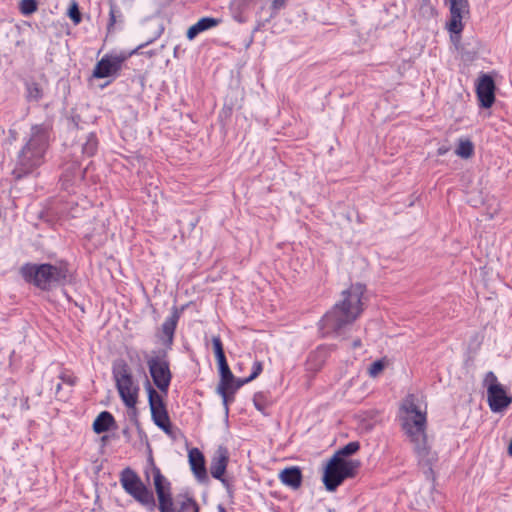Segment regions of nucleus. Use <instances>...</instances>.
I'll return each mask as SVG.
<instances>
[{
    "label": "nucleus",
    "instance_id": "nucleus-43",
    "mask_svg": "<svg viewBox=\"0 0 512 512\" xmlns=\"http://www.w3.org/2000/svg\"><path fill=\"white\" fill-rule=\"evenodd\" d=\"M234 17H235V19H236L237 21H239V22H243V21H244L240 15H239V16H236V15H235Z\"/></svg>",
    "mask_w": 512,
    "mask_h": 512
},
{
    "label": "nucleus",
    "instance_id": "nucleus-20",
    "mask_svg": "<svg viewBox=\"0 0 512 512\" xmlns=\"http://www.w3.org/2000/svg\"><path fill=\"white\" fill-rule=\"evenodd\" d=\"M221 22L220 19L213 17H203L192 25L187 31V38L193 40L198 34L216 27Z\"/></svg>",
    "mask_w": 512,
    "mask_h": 512
},
{
    "label": "nucleus",
    "instance_id": "nucleus-2",
    "mask_svg": "<svg viewBox=\"0 0 512 512\" xmlns=\"http://www.w3.org/2000/svg\"><path fill=\"white\" fill-rule=\"evenodd\" d=\"M365 287L352 284L341 293V300L327 311L319 322L320 330L324 335H342L363 312L362 296Z\"/></svg>",
    "mask_w": 512,
    "mask_h": 512
},
{
    "label": "nucleus",
    "instance_id": "nucleus-12",
    "mask_svg": "<svg viewBox=\"0 0 512 512\" xmlns=\"http://www.w3.org/2000/svg\"><path fill=\"white\" fill-rule=\"evenodd\" d=\"M450 19L447 22V29L453 35H460L464 25L462 19L469 14V3L467 0H449Z\"/></svg>",
    "mask_w": 512,
    "mask_h": 512
},
{
    "label": "nucleus",
    "instance_id": "nucleus-27",
    "mask_svg": "<svg viewBox=\"0 0 512 512\" xmlns=\"http://www.w3.org/2000/svg\"><path fill=\"white\" fill-rule=\"evenodd\" d=\"M360 449V443L358 441H351L341 449H339L333 456H338L340 459H345L355 454Z\"/></svg>",
    "mask_w": 512,
    "mask_h": 512
},
{
    "label": "nucleus",
    "instance_id": "nucleus-35",
    "mask_svg": "<svg viewBox=\"0 0 512 512\" xmlns=\"http://www.w3.org/2000/svg\"><path fill=\"white\" fill-rule=\"evenodd\" d=\"M262 370H263L262 362L261 361H254L253 366H252V372L249 375V378L251 379V381L256 379L261 374Z\"/></svg>",
    "mask_w": 512,
    "mask_h": 512
},
{
    "label": "nucleus",
    "instance_id": "nucleus-3",
    "mask_svg": "<svg viewBox=\"0 0 512 512\" xmlns=\"http://www.w3.org/2000/svg\"><path fill=\"white\" fill-rule=\"evenodd\" d=\"M51 127L47 123L35 124L30 129L29 137L18 152L12 174L15 179H21L44 163V157L49 147Z\"/></svg>",
    "mask_w": 512,
    "mask_h": 512
},
{
    "label": "nucleus",
    "instance_id": "nucleus-7",
    "mask_svg": "<svg viewBox=\"0 0 512 512\" xmlns=\"http://www.w3.org/2000/svg\"><path fill=\"white\" fill-rule=\"evenodd\" d=\"M112 375L119 396L128 408H134L137 403L139 387L134 382L129 365L123 359L113 362Z\"/></svg>",
    "mask_w": 512,
    "mask_h": 512
},
{
    "label": "nucleus",
    "instance_id": "nucleus-34",
    "mask_svg": "<svg viewBox=\"0 0 512 512\" xmlns=\"http://www.w3.org/2000/svg\"><path fill=\"white\" fill-rule=\"evenodd\" d=\"M385 367V364L382 360L374 361L369 368V374L372 377L377 376Z\"/></svg>",
    "mask_w": 512,
    "mask_h": 512
},
{
    "label": "nucleus",
    "instance_id": "nucleus-30",
    "mask_svg": "<svg viewBox=\"0 0 512 512\" xmlns=\"http://www.w3.org/2000/svg\"><path fill=\"white\" fill-rule=\"evenodd\" d=\"M212 345L217 362L226 359L223 343L220 336L212 337Z\"/></svg>",
    "mask_w": 512,
    "mask_h": 512
},
{
    "label": "nucleus",
    "instance_id": "nucleus-25",
    "mask_svg": "<svg viewBox=\"0 0 512 512\" xmlns=\"http://www.w3.org/2000/svg\"><path fill=\"white\" fill-rule=\"evenodd\" d=\"M455 153L463 159L472 157L474 154V145L472 141L469 139H460Z\"/></svg>",
    "mask_w": 512,
    "mask_h": 512
},
{
    "label": "nucleus",
    "instance_id": "nucleus-21",
    "mask_svg": "<svg viewBox=\"0 0 512 512\" xmlns=\"http://www.w3.org/2000/svg\"><path fill=\"white\" fill-rule=\"evenodd\" d=\"M188 456L191 469L195 476L198 479H205L207 477V472L203 454L197 448H194L189 452Z\"/></svg>",
    "mask_w": 512,
    "mask_h": 512
},
{
    "label": "nucleus",
    "instance_id": "nucleus-4",
    "mask_svg": "<svg viewBox=\"0 0 512 512\" xmlns=\"http://www.w3.org/2000/svg\"><path fill=\"white\" fill-rule=\"evenodd\" d=\"M22 278L43 291H49L54 287L65 286L68 283L69 269L66 262L50 263H25L20 268Z\"/></svg>",
    "mask_w": 512,
    "mask_h": 512
},
{
    "label": "nucleus",
    "instance_id": "nucleus-9",
    "mask_svg": "<svg viewBox=\"0 0 512 512\" xmlns=\"http://www.w3.org/2000/svg\"><path fill=\"white\" fill-rule=\"evenodd\" d=\"M146 363L154 385L161 392L167 394L173 377L167 351L164 349L153 350L151 355L146 357Z\"/></svg>",
    "mask_w": 512,
    "mask_h": 512
},
{
    "label": "nucleus",
    "instance_id": "nucleus-38",
    "mask_svg": "<svg viewBox=\"0 0 512 512\" xmlns=\"http://www.w3.org/2000/svg\"><path fill=\"white\" fill-rule=\"evenodd\" d=\"M60 378L64 383H67L70 386H73L76 382V378L71 375L62 374Z\"/></svg>",
    "mask_w": 512,
    "mask_h": 512
},
{
    "label": "nucleus",
    "instance_id": "nucleus-18",
    "mask_svg": "<svg viewBox=\"0 0 512 512\" xmlns=\"http://www.w3.org/2000/svg\"><path fill=\"white\" fill-rule=\"evenodd\" d=\"M84 173L85 171L81 169L79 163L72 162L66 164L61 176L62 186L65 189H69V187L84 178Z\"/></svg>",
    "mask_w": 512,
    "mask_h": 512
},
{
    "label": "nucleus",
    "instance_id": "nucleus-39",
    "mask_svg": "<svg viewBox=\"0 0 512 512\" xmlns=\"http://www.w3.org/2000/svg\"><path fill=\"white\" fill-rule=\"evenodd\" d=\"M218 480L223 484V486L226 488V490L229 494H231L233 492L231 482L228 479H226L224 477V475L221 477V479H218Z\"/></svg>",
    "mask_w": 512,
    "mask_h": 512
},
{
    "label": "nucleus",
    "instance_id": "nucleus-45",
    "mask_svg": "<svg viewBox=\"0 0 512 512\" xmlns=\"http://www.w3.org/2000/svg\"><path fill=\"white\" fill-rule=\"evenodd\" d=\"M60 389H61V384L59 383V384H57V386H56V391L58 392Z\"/></svg>",
    "mask_w": 512,
    "mask_h": 512
},
{
    "label": "nucleus",
    "instance_id": "nucleus-6",
    "mask_svg": "<svg viewBox=\"0 0 512 512\" xmlns=\"http://www.w3.org/2000/svg\"><path fill=\"white\" fill-rule=\"evenodd\" d=\"M120 483L124 491L144 506L149 512L155 511L157 503L152 490L142 482L141 478L133 469L127 467L122 470Z\"/></svg>",
    "mask_w": 512,
    "mask_h": 512
},
{
    "label": "nucleus",
    "instance_id": "nucleus-31",
    "mask_svg": "<svg viewBox=\"0 0 512 512\" xmlns=\"http://www.w3.org/2000/svg\"><path fill=\"white\" fill-rule=\"evenodd\" d=\"M251 382V379L248 377L246 378H235L234 382L231 383V388H229V401L233 400L234 393L240 389L243 385Z\"/></svg>",
    "mask_w": 512,
    "mask_h": 512
},
{
    "label": "nucleus",
    "instance_id": "nucleus-47",
    "mask_svg": "<svg viewBox=\"0 0 512 512\" xmlns=\"http://www.w3.org/2000/svg\"><path fill=\"white\" fill-rule=\"evenodd\" d=\"M147 54H148L149 56H153V55H154V52H152V51H151V52H147Z\"/></svg>",
    "mask_w": 512,
    "mask_h": 512
},
{
    "label": "nucleus",
    "instance_id": "nucleus-42",
    "mask_svg": "<svg viewBox=\"0 0 512 512\" xmlns=\"http://www.w3.org/2000/svg\"><path fill=\"white\" fill-rule=\"evenodd\" d=\"M359 346H361V340H359V339H358V340H355V341L353 342V347H354V348H356V347H359Z\"/></svg>",
    "mask_w": 512,
    "mask_h": 512
},
{
    "label": "nucleus",
    "instance_id": "nucleus-15",
    "mask_svg": "<svg viewBox=\"0 0 512 512\" xmlns=\"http://www.w3.org/2000/svg\"><path fill=\"white\" fill-rule=\"evenodd\" d=\"M487 400L492 412H501L511 404L512 397L507 394L502 385H493L489 387Z\"/></svg>",
    "mask_w": 512,
    "mask_h": 512
},
{
    "label": "nucleus",
    "instance_id": "nucleus-17",
    "mask_svg": "<svg viewBox=\"0 0 512 512\" xmlns=\"http://www.w3.org/2000/svg\"><path fill=\"white\" fill-rule=\"evenodd\" d=\"M229 462V452L225 446H219L210 464L211 476L215 479H221L224 475Z\"/></svg>",
    "mask_w": 512,
    "mask_h": 512
},
{
    "label": "nucleus",
    "instance_id": "nucleus-44",
    "mask_svg": "<svg viewBox=\"0 0 512 512\" xmlns=\"http://www.w3.org/2000/svg\"><path fill=\"white\" fill-rule=\"evenodd\" d=\"M219 512H226L225 508L222 506H219Z\"/></svg>",
    "mask_w": 512,
    "mask_h": 512
},
{
    "label": "nucleus",
    "instance_id": "nucleus-36",
    "mask_svg": "<svg viewBox=\"0 0 512 512\" xmlns=\"http://www.w3.org/2000/svg\"><path fill=\"white\" fill-rule=\"evenodd\" d=\"M232 110H233V105L225 103L224 107L222 108V110L220 112V117H226V118L230 117L232 114Z\"/></svg>",
    "mask_w": 512,
    "mask_h": 512
},
{
    "label": "nucleus",
    "instance_id": "nucleus-13",
    "mask_svg": "<svg viewBox=\"0 0 512 512\" xmlns=\"http://www.w3.org/2000/svg\"><path fill=\"white\" fill-rule=\"evenodd\" d=\"M476 94L483 108H490L495 102V82L489 74H482L476 84Z\"/></svg>",
    "mask_w": 512,
    "mask_h": 512
},
{
    "label": "nucleus",
    "instance_id": "nucleus-14",
    "mask_svg": "<svg viewBox=\"0 0 512 512\" xmlns=\"http://www.w3.org/2000/svg\"><path fill=\"white\" fill-rule=\"evenodd\" d=\"M217 364L220 375L217 393L222 397L225 411L228 413L229 388H231V383L234 382V375L228 365L227 359L218 361Z\"/></svg>",
    "mask_w": 512,
    "mask_h": 512
},
{
    "label": "nucleus",
    "instance_id": "nucleus-29",
    "mask_svg": "<svg viewBox=\"0 0 512 512\" xmlns=\"http://www.w3.org/2000/svg\"><path fill=\"white\" fill-rule=\"evenodd\" d=\"M67 15L71 19V21L73 22L74 25H78V24L81 23V21H82V14L80 12L79 5H78V3L75 0H73L70 3Z\"/></svg>",
    "mask_w": 512,
    "mask_h": 512
},
{
    "label": "nucleus",
    "instance_id": "nucleus-22",
    "mask_svg": "<svg viewBox=\"0 0 512 512\" xmlns=\"http://www.w3.org/2000/svg\"><path fill=\"white\" fill-rule=\"evenodd\" d=\"M115 424L113 415L108 411H102L93 422V430L95 433L101 434L110 430Z\"/></svg>",
    "mask_w": 512,
    "mask_h": 512
},
{
    "label": "nucleus",
    "instance_id": "nucleus-1",
    "mask_svg": "<svg viewBox=\"0 0 512 512\" xmlns=\"http://www.w3.org/2000/svg\"><path fill=\"white\" fill-rule=\"evenodd\" d=\"M399 419L402 430L413 444V450L419 464L431 469L437 461V454L431 450L427 443L426 412L416 405L414 395L410 394L403 400L400 406Z\"/></svg>",
    "mask_w": 512,
    "mask_h": 512
},
{
    "label": "nucleus",
    "instance_id": "nucleus-11",
    "mask_svg": "<svg viewBox=\"0 0 512 512\" xmlns=\"http://www.w3.org/2000/svg\"><path fill=\"white\" fill-rule=\"evenodd\" d=\"M147 393L153 422L167 435H171L172 424L162 396L151 386L149 382L147 385Z\"/></svg>",
    "mask_w": 512,
    "mask_h": 512
},
{
    "label": "nucleus",
    "instance_id": "nucleus-5",
    "mask_svg": "<svg viewBox=\"0 0 512 512\" xmlns=\"http://www.w3.org/2000/svg\"><path fill=\"white\" fill-rule=\"evenodd\" d=\"M149 462L153 473V483L158 499L157 507L160 512H199L197 502L188 495L183 496L179 502V507H175L172 495L171 482L161 473V470L155 465L150 457Z\"/></svg>",
    "mask_w": 512,
    "mask_h": 512
},
{
    "label": "nucleus",
    "instance_id": "nucleus-40",
    "mask_svg": "<svg viewBox=\"0 0 512 512\" xmlns=\"http://www.w3.org/2000/svg\"><path fill=\"white\" fill-rule=\"evenodd\" d=\"M246 4V0H234L231 3V9L232 10H240L244 5Z\"/></svg>",
    "mask_w": 512,
    "mask_h": 512
},
{
    "label": "nucleus",
    "instance_id": "nucleus-16",
    "mask_svg": "<svg viewBox=\"0 0 512 512\" xmlns=\"http://www.w3.org/2000/svg\"><path fill=\"white\" fill-rule=\"evenodd\" d=\"M180 318V312L176 307H173L170 316H168L162 323L160 339L162 344L168 349L171 348L174 341V334L177 327V323Z\"/></svg>",
    "mask_w": 512,
    "mask_h": 512
},
{
    "label": "nucleus",
    "instance_id": "nucleus-24",
    "mask_svg": "<svg viewBox=\"0 0 512 512\" xmlns=\"http://www.w3.org/2000/svg\"><path fill=\"white\" fill-rule=\"evenodd\" d=\"M26 98L29 102H38L42 99L43 89L37 82H26Z\"/></svg>",
    "mask_w": 512,
    "mask_h": 512
},
{
    "label": "nucleus",
    "instance_id": "nucleus-46",
    "mask_svg": "<svg viewBox=\"0 0 512 512\" xmlns=\"http://www.w3.org/2000/svg\"><path fill=\"white\" fill-rule=\"evenodd\" d=\"M123 434L128 435V429H124Z\"/></svg>",
    "mask_w": 512,
    "mask_h": 512
},
{
    "label": "nucleus",
    "instance_id": "nucleus-37",
    "mask_svg": "<svg viewBox=\"0 0 512 512\" xmlns=\"http://www.w3.org/2000/svg\"><path fill=\"white\" fill-rule=\"evenodd\" d=\"M286 1L287 0H273L271 7L274 11H279L285 7Z\"/></svg>",
    "mask_w": 512,
    "mask_h": 512
},
{
    "label": "nucleus",
    "instance_id": "nucleus-10",
    "mask_svg": "<svg viewBox=\"0 0 512 512\" xmlns=\"http://www.w3.org/2000/svg\"><path fill=\"white\" fill-rule=\"evenodd\" d=\"M164 28L161 27L160 30L157 32L156 36L154 38L149 39L145 43L140 44L138 47H136L134 50H132L128 55L123 54H106L104 55L95 65L93 70V77L97 79L107 78V77H115L119 74V72L122 69L123 63L126 61V59L133 55L138 53V51L147 45L153 43L163 32Z\"/></svg>",
    "mask_w": 512,
    "mask_h": 512
},
{
    "label": "nucleus",
    "instance_id": "nucleus-19",
    "mask_svg": "<svg viewBox=\"0 0 512 512\" xmlns=\"http://www.w3.org/2000/svg\"><path fill=\"white\" fill-rule=\"evenodd\" d=\"M279 478L284 485L292 489H298L302 484V472L297 466L285 468L279 474Z\"/></svg>",
    "mask_w": 512,
    "mask_h": 512
},
{
    "label": "nucleus",
    "instance_id": "nucleus-26",
    "mask_svg": "<svg viewBox=\"0 0 512 512\" xmlns=\"http://www.w3.org/2000/svg\"><path fill=\"white\" fill-rule=\"evenodd\" d=\"M98 149V139L94 133H89L85 143L82 146V152L87 157H92Z\"/></svg>",
    "mask_w": 512,
    "mask_h": 512
},
{
    "label": "nucleus",
    "instance_id": "nucleus-8",
    "mask_svg": "<svg viewBox=\"0 0 512 512\" xmlns=\"http://www.w3.org/2000/svg\"><path fill=\"white\" fill-rule=\"evenodd\" d=\"M360 462L332 456L325 466L323 483L328 491H335L347 478L354 477Z\"/></svg>",
    "mask_w": 512,
    "mask_h": 512
},
{
    "label": "nucleus",
    "instance_id": "nucleus-33",
    "mask_svg": "<svg viewBox=\"0 0 512 512\" xmlns=\"http://www.w3.org/2000/svg\"><path fill=\"white\" fill-rule=\"evenodd\" d=\"M483 384L487 388V391L489 390V387L493 385L501 386V384L498 382L497 376L492 371L486 373Z\"/></svg>",
    "mask_w": 512,
    "mask_h": 512
},
{
    "label": "nucleus",
    "instance_id": "nucleus-23",
    "mask_svg": "<svg viewBox=\"0 0 512 512\" xmlns=\"http://www.w3.org/2000/svg\"><path fill=\"white\" fill-rule=\"evenodd\" d=\"M124 17L116 3L110 2L109 21L107 24V31L111 33L117 24H123Z\"/></svg>",
    "mask_w": 512,
    "mask_h": 512
},
{
    "label": "nucleus",
    "instance_id": "nucleus-32",
    "mask_svg": "<svg viewBox=\"0 0 512 512\" xmlns=\"http://www.w3.org/2000/svg\"><path fill=\"white\" fill-rule=\"evenodd\" d=\"M253 403H254L255 408L258 411L264 413V411L266 409V405H265V396L263 393H261V392L256 393L253 397Z\"/></svg>",
    "mask_w": 512,
    "mask_h": 512
},
{
    "label": "nucleus",
    "instance_id": "nucleus-28",
    "mask_svg": "<svg viewBox=\"0 0 512 512\" xmlns=\"http://www.w3.org/2000/svg\"><path fill=\"white\" fill-rule=\"evenodd\" d=\"M38 9V3L36 0H21L19 4V10L22 15L29 16L35 13Z\"/></svg>",
    "mask_w": 512,
    "mask_h": 512
},
{
    "label": "nucleus",
    "instance_id": "nucleus-41",
    "mask_svg": "<svg viewBox=\"0 0 512 512\" xmlns=\"http://www.w3.org/2000/svg\"><path fill=\"white\" fill-rule=\"evenodd\" d=\"M447 152H448V148L444 147V146L439 147L438 150H437V153L440 156L445 155Z\"/></svg>",
    "mask_w": 512,
    "mask_h": 512
}]
</instances>
